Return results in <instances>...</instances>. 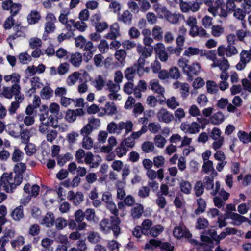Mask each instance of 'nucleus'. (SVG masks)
Listing matches in <instances>:
<instances>
[{"instance_id": "obj_57", "label": "nucleus", "mask_w": 251, "mask_h": 251, "mask_svg": "<svg viewBox=\"0 0 251 251\" xmlns=\"http://www.w3.org/2000/svg\"><path fill=\"white\" fill-rule=\"evenodd\" d=\"M148 130V127L146 125H143L141 127V129L137 132H132L131 135L133 137V139L134 140L135 139L139 138L143 134L145 133Z\"/></svg>"}, {"instance_id": "obj_64", "label": "nucleus", "mask_w": 251, "mask_h": 251, "mask_svg": "<svg viewBox=\"0 0 251 251\" xmlns=\"http://www.w3.org/2000/svg\"><path fill=\"white\" fill-rule=\"evenodd\" d=\"M107 86H108V90L110 92H117L120 89L119 84H116L114 83L111 80H109L107 82Z\"/></svg>"}, {"instance_id": "obj_13", "label": "nucleus", "mask_w": 251, "mask_h": 251, "mask_svg": "<svg viewBox=\"0 0 251 251\" xmlns=\"http://www.w3.org/2000/svg\"><path fill=\"white\" fill-rule=\"evenodd\" d=\"M144 212V207L141 204L136 203L131 210V215L134 219L140 218Z\"/></svg>"}, {"instance_id": "obj_14", "label": "nucleus", "mask_w": 251, "mask_h": 251, "mask_svg": "<svg viewBox=\"0 0 251 251\" xmlns=\"http://www.w3.org/2000/svg\"><path fill=\"white\" fill-rule=\"evenodd\" d=\"M54 222V214L51 212H48L41 223L46 225L47 227H51L53 226Z\"/></svg>"}, {"instance_id": "obj_21", "label": "nucleus", "mask_w": 251, "mask_h": 251, "mask_svg": "<svg viewBox=\"0 0 251 251\" xmlns=\"http://www.w3.org/2000/svg\"><path fill=\"white\" fill-rule=\"evenodd\" d=\"M197 204L198 205V208L195 210V213L196 215H199L204 212L206 207V202L203 199L200 198L197 200Z\"/></svg>"}, {"instance_id": "obj_3", "label": "nucleus", "mask_w": 251, "mask_h": 251, "mask_svg": "<svg viewBox=\"0 0 251 251\" xmlns=\"http://www.w3.org/2000/svg\"><path fill=\"white\" fill-rule=\"evenodd\" d=\"M201 66L198 63H193L191 65H188L185 68L184 74L188 77V81H192L194 77L193 75H197L200 71Z\"/></svg>"}, {"instance_id": "obj_26", "label": "nucleus", "mask_w": 251, "mask_h": 251, "mask_svg": "<svg viewBox=\"0 0 251 251\" xmlns=\"http://www.w3.org/2000/svg\"><path fill=\"white\" fill-rule=\"evenodd\" d=\"M164 230V227L160 224L152 227L149 232V234L153 237H157Z\"/></svg>"}, {"instance_id": "obj_32", "label": "nucleus", "mask_w": 251, "mask_h": 251, "mask_svg": "<svg viewBox=\"0 0 251 251\" xmlns=\"http://www.w3.org/2000/svg\"><path fill=\"white\" fill-rule=\"evenodd\" d=\"M206 87L207 92L211 94H215L218 90V85L214 81H207L206 82Z\"/></svg>"}, {"instance_id": "obj_29", "label": "nucleus", "mask_w": 251, "mask_h": 251, "mask_svg": "<svg viewBox=\"0 0 251 251\" xmlns=\"http://www.w3.org/2000/svg\"><path fill=\"white\" fill-rule=\"evenodd\" d=\"M209 225L208 221L204 218H198L197 219L196 228L198 229H204Z\"/></svg>"}, {"instance_id": "obj_31", "label": "nucleus", "mask_w": 251, "mask_h": 251, "mask_svg": "<svg viewBox=\"0 0 251 251\" xmlns=\"http://www.w3.org/2000/svg\"><path fill=\"white\" fill-rule=\"evenodd\" d=\"M104 110L108 115H113L117 112V107L114 102H108L105 104Z\"/></svg>"}, {"instance_id": "obj_7", "label": "nucleus", "mask_w": 251, "mask_h": 251, "mask_svg": "<svg viewBox=\"0 0 251 251\" xmlns=\"http://www.w3.org/2000/svg\"><path fill=\"white\" fill-rule=\"evenodd\" d=\"M227 218L232 219L235 222H237L238 223H236V224L238 225H240L244 222H248L249 224L251 225V220H250L248 218L236 213L232 212L231 211L227 212Z\"/></svg>"}, {"instance_id": "obj_45", "label": "nucleus", "mask_w": 251, "mask_h": 251, "mask_svg": "<svg viewBox=\"0 0 251 251\" xmlns=\"http://www.w3.org/2000/svg\"><path fill=\"white\" fill-rule=\"evenodd\" d=\"M234 16L236 17L237 19L240 20L242 21V22L244 21L245 22V17L246 16V12H245V10L244 9H242L240 8H237L236 9H234Z\"/></svg>"}, {"instance_id": "obj_25", "label": "nucleus", "mask_w": 251, "mask_h": 251, "mask_svg": "<svg viewBox=\"0 0 251 251\" xmlns=\"http://www.w3.org/2000/svg\"><path fill=\"white\" fill-rule=\"evenodd\" d=\"M11 215L15 220L19 221L24 217L23 207L20 205L14 209Z\"/></svg>"}, {"instance_id": "obj_42", "label": "nucleus", "mask_w": 251, "mask_h": 251, "mask_svg": "<svg viewBox=\"0 0 251 251\" xmlns=\"http://www.w3.org/2000/svg\"><path fill=\"white\" fill-rule=\"evenodd\" d=\"M154 149V146L153 144L150 141H146L142 145V149L146 153L152 151Z\"/></svg>"}, {"instance_id": "obj_10", "label": "nucleus", "mask_w": 251, "mask_h": 251, "mask_svg": "<svg viewBox=\"0 0 251 251\" xmlns=\"http://www.w3.org/2000/svg\"><path fill=\"white\" fill-rule=\"evenodd\" d=\"M100 123V120L96 118L89 119V123L81 129V134L83 136H88L93 130V127L91 124Z\"/></svg>"}, {"instance_id": "obj_12", "label": "nucleus", "mask_w": 251, "mask_h": 251, "mask_svg": "<svg viewBox=\"0 0 251 251\" xmlns=\"http://www.w3.org/2000/svg\"><path fill=\"white\" fill-rule=\"evenodd\" d=\"M40 13L37 10H32L27 16V22L29 25L37 23L41 19Z\"/></svg>"}, {"instance_id": "obj_46", "label": "nucleus", "mask_w": 251, "mask_h": 251, "mask_svg": "<svg viewBox=\"0 0 251 251\" xmlns=\"http://www.w3.org/2000/svg\"><path fill=\"white\" fill-rule=\"evenodd\" d=\"M154 140L156 146L158 148H163L166 142L165 138L161 135H156Z\"/></svg>"}, {"instance_id": "obj_4", "label": "nucleus", "mask_w": 251, "mask_h": 251, "mask_svg": "<svg viewBox=\"0 0 251 251\" xmlns=\"http://www.w3.org/2000/svg\"><path fill=\"white\" fill-rule=\"evenodd\" d=\"M20 89V86L18 84H13L11 87H4L2 95L5 98L11 99L14 94H19Z\"/></svg>"}, {"instance_id": "obj_59", "label": "nucleus", "mask_w": 251, "mask_h": 251, "mask_svg": "<svg viewBox=\"0 0 251 251\" xmlns=\"http://www.w3.org/2000/svg\"><path fill=\"white\" fill-rule=\"evenodd\" d=\"M134 85L133 82H127L125 84L124 86V91L127 94H131L134 91Z\"/></svg>"}, {"instance_id": "obj_2", "label": "nucleus", "mask_w": 251, "mask_h": 251, "mask_svg": "<svg viewBox=\"0 0 251 251\" xmlns=\"http://www.w3.org/2000/svg\"><path fill=\"white\" fill-rule=\"evenodd\" d=\"M13 180L12 173H4L0 178V185L6 193H12L16 188V185L12 182Z\"/></svg>"}, {"instance_id": "obj_16", "label": "nucleus", "mask_w": 251, "mask_h": 251, "mask_svg": "<svg viewBox=\"0 0 251 251\" xmlns=\"http://www.w3.org/2000/svg\"><path fill=\"white\" fill-rule=\"evenodd\" d=\"M140 71L139 70L136 69V68L134 66H132L130 67H128L126 69L125 71V77L128 80L132 81L136 73L140 75Z\"/></svg>"}, {"instance_id": "obj_27", "label": "nucleus", "mask_w": 251, "mask_h": 251, "mask_svg": "<svg viewBox=\"0 0 251 251\" xmlns=\"http://www.w3.org/2000/svg\"><path fill=\"white\" fill-rule=\"evenodd\" d=\"M59 117L57 116H53L52 115L48 116V120L47 122L45 123V126L47 127L51 126L54 128H56L58 127V123Z\"/></svg>"}, {"instance_id": "obj_19", "label": "nucleus", "mask_w": 251, "mask_h": 251, "mask_svg": "<svg viewBox=\"0 0 251 251\" xmlns=\"http://www.w3.org/2000/svg\"><path fill=\"white\" fill-rule=\"evenodd\" d=\"M82 61V54L79 52L72 54L70 59V63L75 67H79Z\"/></svg>"}, {"instance_id": "obj_62", "label": "nucleus", "mask_w": 251, "mask_h": 251, "mask_svg": "<svg viewBox=\"0 0 251 251\" xmlns=\"http://www.w3.org/2000/svg\"><path fill=\"white\" fill-rule=\"evenodd\" d=\"M197 101L200 106H204L208 102V99L205 94H200L197 98Z\"/></svg>"}, {"instance_id": "obj_51", "label": "nucleus", "mask_w": 251, "mask_h": 251, "mask_svg": "<svg viewBox=\"0 0 251 251\" xmlns=\"http://www.w3.org/2000/svg\"><path fill=\"white\" fill-rule=\"evenodd\" d=\"M152 35L155 40H161L162 38V32L161 27L158 26H155L152 29Z\"/></svg>"}, {"instance_id": "obj_1", "label": "nucleus", "mask_w": 251, "mask_h": 251, "mask_svg": "<svg viewBox=\"0 0 251 251\" xmlns=\"http://www.w3.org/2000/svg\"><path fill=\"white\" fill-rule=\"evenodd\" d=\"M111 211L114 216L110 217V219L104 218L102 219L99 224L100 230L104 233L107 234L112 230L115 238H117L121 232L120 224L121 220L118 217V210L116 208V205L111 203Z\"/></svg>"}, {"instance_id": "obj_11", "label": "nucleus", "mask_w": 251, "mask_h": 251, "mask_svg": "<svg viewBox=\"0 0 251 251\" xmlns=\"http://www.w3.org/2000/svg\"><path fill=\"white\" fill-rule=\"evenodd\" d=\"M24 191L26 194H30L33 197H36L39 193L40 187L37 184H34L31 187L30 184L27 183L25 185Z\"/></svg>"}, {"instance_id": "obj_49", "label": "nucleus", "mask_w": 251, "mask_h": 251, "mask_svg": "<svg viewBox=\"0 0 251 251\" xmlns=\"http://www.w3.org/2000/svg\"><path fill=\"white\" fill-rule=\"evenodd\" d=\"M200 50L197 48H194L190 47L186 49L183 53V55L187 56H190L198 54L200 52Z\"/></svg>"}, {"instance_id": "obj_22", "label": "nucleus", "mask_w": 251, "mask_h": 251, "mask_svg": "<svg viewBox=\"0 0 251 251\" xmlns=\"http://www.w3.org/2000/svg\"><path fill=\"white\" fill-rule=\"evenodd\" d=\"M224 115L220 111L214 114L210 118L211 123L214 125L220 124L224 121Z\"/></svg>"}, {"instance_id": "obj_34", "label": "nucleus", "mask_w": 251, "mask_h": 251, "mask_svg": "<svg viewBox=\"0 0 251 251\" xmlns=\"http://www.w3.org/2000/svg\"><path fill=\"white\" fill-rule=\"evenodd\" d=\"M26 165L24 163H17L15 165L14 172L16 175L23 176V174L26 170Z\"/></svg>"}, {"instance_id": "obj_56", "label": "nucleus", "mask_w": 251, "mask_h": 251, "mask_svg": "<svg viewBox=\"0 0 251 251\" xmlns=\"http://www.w3.org/2000/svg\"><path fill=\"white\" fill-rule=\"evenodd\" d=\"M233 44H228L226 49V56L227 57L231 56L238 53L236 47L233 46Z\"/></svg>"}, {"instance_id": "obj_35", "label": "nucleus", "mask_w": 251, "mask_h": 251, "mask_svg": "<svg viewBox=\"0 0 251 251\" xmlns=\"http://www.w3.org/2000/svg\"><path fill=\"white\" fill-rule=\"evenodd\" d=\"M202 169L204 173L208 174L210 171H212V174H214L215 176L217 174V173L213 168V162L211 160H208L207 161L204 162L202 166Z\"/></svg>"}, {"instance_id": "obj_23", "label": "nucleus", "mask_w": 251, "mask_h": 251, "mask_svg": "<svg viewBox=\"0 0 251 251\" xmlns=\"http://www.w3.org/2000/svg\"><path fill=\"white\" fill-rule=\"evenodd\" d=\"M237 136L240 141L243 143L247 144L249 142L251 143V131L248 134L244 131L239 130Z\"/></svg>"}, {"instance_id": "obj_30", "label": "nucleus", "mask_w": 251, "mask_h": 251, "mask_svg": "<svg viewBox=\"0 0 251 251\" xmlns=\"http://www.w3.org/2000/svg\"><path fill=\"white\" fill-rule=\"evenodd\" d=\"M179 185L182 192L185 194H190L192 189V186L189 181L182 180L180 182Z\"/></svg>"}, {"instance_id": "obj_5", "label": "nucleus", "mask_w": 251, "mask_h": 251, "mask_svg": "<svg viewBox=\"0 0 251 251\" xmlns=\"http://www.w3.org/2000/svg\"><path fill=\"white\" fill-rule=\"evenodd\" d=\"M157 117L159 122L169 123L173 120L174 116L166 109L162 108L157 113Z\"/></svg>"}, {"instance_id": "obj_17", "label": "nucleus", "mask_w": 251, "mask_h": 251, "mask_svg": "<svg viewBox=\"0 0 251 251\" xmlns=\"http://www.w3.org/2000/svg\"><path fill=\"white\" fill-rule=\"evenodd\" d=\"M189 33L190 35L193 37L196 36L205 37L206 35V30L201 27H198V26L191 27Z\"/></svg>"}, {"instance_id": "obj_24", "label": "nucleus", "mask_w": 251, "mask_h": 251, "mask_svg": "<svg viewBox=\"0 0 251 251\" xmlns=\"http://www.w3.org/2000/svg\"><path fill=\"white\" fill-rule=\"evenodd\" d=\"M69 22L71 23L73 25L74 28L75 30L76 29L80 32H83L86 29L87 25L84 21H77L76 22L73 19H70L69 20Z\"/></svg>"}, {"instance_id": "obj_52", "label": "nucleus", "mask_w": 251, "mask_h": 251, "mask_svg": "<svg viewBox=\"0 0 251 251\" xmlns=\"http://www.w3.org/2000/svg\"><path fill=\"white\" fill-rule=\"evenodd\" d=\"M22 7V5L20 3H13V5L10 9V16L12 17L16 16L20 11Z\"/></svg>"}, {"instance_id": "obj_40", "label": "nucleus", "mask_w": 251, "mask_h": 251, "mask_svg": "<svg viewBox=\"0 0 251 251\" xmlns=\"http://www.w3.org/2000/svg\"><path fill=\"white\" fill-rule=\"evenodd\" d=\"M170 78L177 80L180 76V73L176 67H172L169 69Z\"/></svg>"}, {"instance_id": "obj_38", "label": "nucleus", "mask_w": 251, "mask_h": 251, "mask_svg": "<svg viewBox=\"0 0 251 251\" xmlns=\"http://www.w3.org/2000/svg\"><path fill=\"white\" fill-rule=\"evenodd\" d=\"M128 150L126 149L124 142H122L120 146L117 147L115 149L117 155L119 157H122L124 155H125L127 151Z\"/></svg>"}, {"instance_id": "obj_53", "label": "nucleus", "mask_w": 251, "mask_h": 251, "mask_svg": "<svg viewBox=\"0 0 251 251\" xmlns=\"http://www.w3.org/2000/svg\"><path fill=\"white\" fill-rule=\"evenodd\" d=\"M95 82L96 83L95 87L98 90H101L105 83V81L101 75H98L95 79Z\"/></svg>"}, {"instance_id": "obj_54", "label": "nucleus", "mask_w": 251, "mask_h": 251, "mask_svg": "<svg viewBox=\"0 0 251 251\" xmlns=\"http://www.w3.org/2000/svg\"><path fill=\"white\" fill-rule=\"evenodd\" d=\"M65 118L66 120L70 123L75 121L76 119V115L75 114V110L68 109L66 112Z\"/></svg>"}, {"instance_id": "obj_50", "label": "nucleus", "mask_w": 251, "mask_h": 251, "mask_svg": "<svg viewBox=\"0 0 251 251\" xmlns=\"http://www.w3.org/2000/svg\"><path fill=\"white\" fill-rule=\"evenodd\" d=\"M93 146V141L88 136H84L82 141V147L87 150L90 149Z\"/></svg>"}, {"instance_id": "obj_15", "label": "nucleus", "mask_w": 251, "mask_h": 251, "mask_svg": "<svg viewBox=\"0 0 251 251\" xmlns=\"http://www.w3.org/2000/svg\"><path fill=\"white\" fill-rule=\"evenodd\" d=\"M244 55H246L247 56H249V55L247 53L245 50H243L240 54V62H238L237 64L236 65V68L237 70H243L246 67L247 63L249 62V59H248V60H246Z\"/></svg>"}, {"instance_id": "obj_55", "label": "nucleus", "mask_w": 251, "mask_h": 251, "mask_svg": "<svg viewBox=\"0 0 251 251\" xmlns=\"http://www.w3.org/2000/svg\"><path fill=\"white\" fill-rule=\"evenodd\" d=\"M15 20L12 16H9L3 24V27L5 30L11 29L14 25Z\"/></svg>"}, {"instance_id": "obj_8", "label": "nucleus", "mask_w": 251, "mask_h": 251, "mask_svg": "<svg viewBox=\"0 0 251 251\" xmlns=\"http://www.w3.org/2000/svg\"><path fill=\"white\" fill-rule=\"evenodd\" d=\"M174 236L177 239H180L182 237L189 238L192 236L189 230L183 229L181 226H176L173 231Z\"/></svg>"}, {"instance_id": "obj_58", "label": "nucleus", "mask_w": 251, "mask_h": 251, "mask_svg": "<svg viewBox=\"0 0 251 251\" xmlns=\"http://www.w3.org/2000/svg\"><path fill=\"white\" fill-rule=\"evenodd\" d=\"M200 128V125L197 122H193L191 125H189V130L188 131V133L195 134L198 133L199 132Z\"/></svg>"}, {"instance_id": "obj_6", "label": "nucleus", "mask_w": 251, "mask_h": 251, "mask_svg": "<svg viewBox=\"0 0 251 251\" xmlns=\"http://www.w3.org/2000/svg\"><path fill=\"white\" fill-rule=\"evenodd\" d=\"M227 218L232 219L235 222H237L238 223H236V224L238 225H240L244 222H248L249 224L251 225V220H250L248 218L236 213L232 212L231 211L227 212Z\"/></svg>"}, {"instance_id": "obj_47", "label": "nucleus", "mask_w": 251, "mask_h": 251, "mask_svg": "<svg viewBox=\"0 0 251 251\" xmlns=\"http://www.w3.org/2000/svg\"><path fill=\"white\" fill-rule=\"evenodd\" d=\"M176 3H179L180 9L183 12H187L191 9V6L186 2H184L183 0H174Z\"/></svg>"}, {"instance_id": "obj_41", "label": "nucleus", "mask_w": 251, "mask_h": 251, "mask_svg": "<svg viewBox=\"0 0 251 251\" xmlns=\"http://www.w3.org/2000/svg\"><path fill=\"white\" fill-rule=\"evenodd\" d=\"M25 151L27 155L31 156L36 152V146L34 144L29 143L25 147Z\"/></svg>"}, {"instance_id": "obj_28", "label": "nucleus", "mask_w": 251, "mask_h": 251, "mask_svg": "<svg viewBox=\"0 0 251 251\" xmlns=\"http://www.w3.org/2000/svg\"><path fill=\"white\" fill-rule=\"evenodd\" d=\"M53 90L50 86L44 87L41 91L40 95L43 99H49L53 95Z\"/></svg>"}, {"instance_id": "obj_36", "label": "nucleus", "mask_w": 251, "mask_h": 251, "mask_svg": "<svg viewBox=\"0 0 251 251\" xmlns=\"http://www.w3.org/2000/svg\"><path fill=\"white\" fill-rule=\"evenodd\" d=\"M194 189L196 196L200 197L204 192V185L201 181H198L195 185Z\"/></svg>"}, {"instance_id": "obj_61", "label": "nucleus", "mask_w": 251, "mask_h": 251, "mask_svg": "<svg viewBox=\"0 0 251 251\" xmlns=\"http://www.w3.org/2000/svg\"><path fill=\"white\" fill-rule=\"evenodd\" d=\"M126 55V51L123 49L117 50L115 53V58L120 61L124 60Z\"/></svg>"}, {"instance_id": "obj_33", "label": "nucleus", "mask_w": 251, "mask_h": 251, "mask_svg": "<svg viewBox=\"0 0 251 251\" xmlns=\"http://www.w3.org/2000/svg\"><path fill=\"white\" fill-rule=\"evenodd\" d=\"M152 225V221L149 219H145L142 222L141 227L144 232V235H149V232L151 228Z\"/></svg>"}, {"instance_id": "obj_60", "label": "nucleus", "mask_w": 251, "mask_h": 251, "mask_svg": "<svg viewBox=\"0 0 251 251\" xmlns=\"http://www.w3.org/2000/svg\"><path fill=\"white\" fill-rule=\"evenodd\" d=\"M40 231V228L38 224H34L31 226L29 230V233L31 235L35 236L39 234Z\"/></svg>"}, {"instance_id": "obj_18", "label": "nucleus", "mask_w": 251, "mask_h": 251, "mask_svg": "<svg viewBox=\"0 0 251 251\" xmlns=\"http://www.w3.org/2000/svg\"><path fill=\"white\" fill-rule=\"evenodd\" d=\"M186 29L183 26L179 28V34L178 35L176 39V43L177 45V47H182V46H183L184 43L185 42V35L186 34Z\"/></svg>"}, {"instance_id": "obj_20", "label": "nucleus", "mask_w": 251, "mask_h": 251, "mask_svg": "<svg viewBox=\"0 0 251 251\" xmlns=\"http://www.w3.org/2000/svg\"><path fill=\"white\" fill-rule=\"evenodd\" d=\"M132 19V14L128 11L125 10L121 15H119L118 20L125 24H130Z\"/></svg>"}, {"instance_id": "obj_63", "label": "nucleus", "mask_w": 251, "mask_h": 251, "mask_svg": "<svg viewBox=\"0 0 251 251\" xmlns=\"http://www.w3.org/2000/svg\"><path fill=\"white\" fill-rule=\"evenodd\" d=\"M150 189L147 186H142L139 190L138 195L140 198H145L149 196Z\"/></svg>"}, {"instance_id": "obj_39", "label": "nucleus", "mask_w": 251, "mask_h": 251, "mask_svg": "<svg viewBox=\"0 0 251 251\" xmlns=\"http://www.w3.org/2000/svg\"><path fill=\"white\" fill-rule=\"evenodd\" d=\"M79 75V73L77 72H75L70 75L67 79V82L68 85L70 86L74 85L78 80Z\"/></svg>"}, {"instance_id": "obj_44", "label": "nucleus", "mask_w": 251, "mask_h": 251, "mask_svg": "<svg viewBox=\"0 0 251 251\" xmlns=\"http://www.w3.org/2000/svg\"><path fill=\"white\" fill-rule=\"evenodd\" d=\"M148 129L151 132L156 133L161 130V127L159 123L156 124L154 122H151L148 124Z\"/></svg>"}, {"instance_id": "obj_43", "label": "nucleus", "mask_w": 251, "mask_h": 251, "mask_svg": "<svg viewBox=\"0 0 251 251\" xmlns=\"http://www.w3.org/2000/svg\"><path fill=\"white\" fill-rule=\"evenodd\" d=\"M167 52L170 54H174L177 56H179L183 50V48L181 47H176L175 48L172 46H169L166 49Z\"/></svg>"}, {"instance_id": "obj_9", "label": "nucleus", "mask_w": 251, "mask_h": 251, "mask_svg": "<svg viewBox=\"0 0 251 251\" xmlns=\"http://www.w3.org/2000/svg\"><path fill=\"white\" fill-rule=\"evenodd\" d=\"M161 12L164 14V16L167 20L170 23L172 24H176L178 23L179 21V17L180 16L179 14L177 15L175 13H172L165 7H162L161 8Z\"/></svg>"}, {"instance_id": "obj_48", "label": "nucleus", "mask_w": 251, "mask_h": 251, "mask_svg": "<svg viewBox=\"0 0 251 251\" xmlns=\"http://www.w3.org/2000/svg\"><path fill=\"white\" fill-rule=\"evenodd\" d=\"M67 225V221L64 218H58L55 221V226L58 230H61Z\"/></svg>"}, {"instance_id": "obj_37", "label": "nucleus", "mask_w": 251, "mask_h": 251, "mask_svg": "<svg viewBox=\"0 0 251 251\" xmlns=\"http://www.w3.org/2000/svg\"><path fill=\"white\" fill-rule=\"evenodd\" d=\"M23 155V152L19 149L15 148L12 154V160L14 162H18L22 159Z\"/></svg>"}]
</instances>
